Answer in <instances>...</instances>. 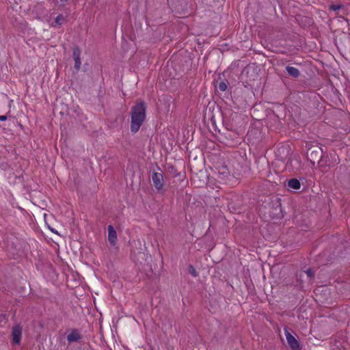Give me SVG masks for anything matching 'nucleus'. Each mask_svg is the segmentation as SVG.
<instances>
[{
	"label": "nucleus",
	"mask_w": 350,
	"mask_h": 350,
	"mask_svg": "<svg viewBox=\"0 0 350 350\" xmlns=\"http://www.w3.org/2000/svg\"><path fill=\"white\" fill-rule=\"evenodd\" d=\"M286 70L288 74L293 78H297L300 75V72L297 68L287 66Z\"/></svg>",
	"instance_id": "10"
},
{
	"label": "nucleus",
	"mask_w": 350,
	"mask_h": 350,
	"mask_svg": "<svg viewBox=\"0 0 350 350\" xmlns=\"http://www.w3.org/2000/svg\"><path fill=\"white\" fill-rule=\"evenodd\" d=\"M284 334L291 350H301L299 341L286 329Z\"/></svg>",
	"instance_id": "4"
},
{
	"label": "nucleus",
	"mask_w": 350,
	"mask_h": 350,
	"mask_svg": "<svg viewBox=\"0 0 350 350\" xmlns=\"http://www.w3.org/2000/svg\"><path fill=\"white\" fill-rule=\"evenodd\" d=\"M288 187L291 189L295 190L299 189L301 187V183L297 178H292L288 181Z\"/></svg>",
	"instance_id": "11"
},
{
	"label": "nucleus",
	"mask_w": 350,
	"mask_h": 350,
	"mask_svg": "<svg viewBox=\"0 0 350 350\" xmlns=\"http://www.w3.org/2000/svg\"><path fill=\"white\" fill-rule=\"evenodd\" d=\"M7 120V116H1L0 115V120L1 121H5Z\"/></svg>",
	"instance_id": "19"
},
{
	"label": "nucleus",
	"mask_w": 350,
	"mask_h": 350,
	"mask_svg": "<svg viewBox=\"0 0 350 350\" xmlns=\"http://www.w3.org/2000/svg\"><path fill=\"white\" fill-rule=\"evenodd\" d=\"M188 271L193 277L196 278L198 275L197 271L193 265H189L188 267Z\"/></svg>",
	"instance_id": "14"
},
{
	"label": "nucleus",
	"mask_w": 350,
	"mask_h": 350,
	"mask_svg": "<svg viewBox=\"0 0 350 350\" xmlns=\"http://www.w3.org/2000/svg\"><path fill=\"white\" fill-rule=\"evenodd\" d=\"M338 163V161L336 159H335L334 161H330L329 159V157L326 154H323V157H321L318 161L317 164L319 167L320 168H325L327 167H334L335 165Z\"/></svg>",
	"instance_id": "5"
},
{
	"label": "nucleus",
	"mask_w": 350,
	"mask_h": 350,
	"mask_svg": "<svg viewBox=\"0 0 350 350\" xmlns=\"http://www.w3.org/2000/svg\"><path fill=\"white\" fill-rule=\"evenodd\" d=\"M230 176V172L226 168V166L222 167V168L219 171V178L221 180H226Z\"/></svg>",
	"instance_id": "12"
},
{
	"label": "nucleus",
	"mask_w": 350,
	"mask_h": 350,
	"mask_svg": "<svg viewBox=\"0 0 350 350\" xmlns=\"http://www.w3.org/2000/svg\"><path fill=\"white\" fill-rule=\"evenodd\" d=\"M168 172L173 176H177L179 175V173H178L177 170L175 168V167L172 165L168 167Z\"/></svg>",
	"instance_id": "15"
},
{
	"label": "nucleus",
	"mask_w": 350,
	"mask_h": 350,
	"mask_svg": "<svg viewBox=\"0 0 350 350\" xmlns=\"http://www.w3.org/2000/svg\"><path fill=\"white\" fill-rule=\"evenodd\" d=\"M146 106L144 102H137L131 108V131L136 133L140 129L146 118Z\"/></svg>",
	"instance_id": "1"
},
{
	"label": "nucleus",
	"mask_w": 350,
	"mask_h": 350,
	"mask_svg": "<svg viewBox=\"0 0 350 350\" xmlns=\"http://www.w3.org/2000/svg\"><path fill=\"white\" fill-rule=\"evenodd\" d=\"M306 147L307 148V159L310 162L312 166L314 167L315 163H318L320 158L323 157V150L317 144L307 143Z\"/></svg>",
	"instance_id": "2"
},
{
	"label": "nucleus",
	"mask_w": 350,
	"mask_h": 350,
	"mask_svg": "<svg viewBox=\"0 0 350 350\" xmlns=\"http://www.w3.org/2000/svg\"><path fill=\"white\" fill-rule=\"evenodd\" d=\"M81 49L79 47L76 46L73 49L72 56L75 61V68L77 70H79L81 68Z\"/></svg>",
	"instance_id": "7"
},
{
	"label": "nucleus",
	"mask_w": 350,
	"mask_h": 350,
	"mask_svg": "<svg viewBox=\"0 0 350 350\" xmlns=\"http://www.w3.org/2000/svg\"><path fill=\"white\" fill-rule=\"evenodd\" d=\"M12 340L15 344H19L21 340L22 328L20 325H15L12 332Z\"/></svg>",
	"instance_id": "6"
},
{
	"label": "nucleus",
	"mask_w": 350,
	"mask_h": 350,
	"mask_svg": "<svg viewBox=\"0 0 350 350\" xmlns=\"http://www.w3.org/2000/svg\"><path fill=\"white\" fill-rule=\"evenodd\" d=\"M227 83L225 81H221L219 83L218 88L220 91L224 92L227 89Z\"/></svg>",
	"instance_id": "17"
},
{
	"label": "nucleus",
	"mask_w": 350,
	"mask_h": 350,
	"mask_svg": "<svg viewBox=\"0 0 350 350\" xmlns=\"http://www.w3.org/2000/svg\"><path fill=\"white\" fill-rule=\"evenodd\" d=\"M81 338V335L77 329H72L71 332L67 336V340L69 342H78Z\"/></svg>",
	"instance_id": "9"
},
{
	"label": "nucleus",
	"mask_w": 350,
	"mask_h": 350,
	"mask_svg": "<svg viewBox=\"0 0 350 350\" xmlns=\"http://www.w3.org/2000/svg\"><path fill=\"white\" fill-rule=\"evenodd\" d=\"M306 273L307 274L308 277L309 278H312L314 275V273L313 271V270L312 269H308L306 271Z\"/></svg>",
	"instance_id": "18"
},
{
	"label": "nucleus",
	"mask_w": 350,
	"mask_h": 350,
	"mask_svg": "<svg viewBox=\"0 0 350 350\" xmlns=\"http://www.w3.org/2000/svg\"><path fill=\"white\" fill-rule=\"evenodd\" d=\"M160 172H154L152 174V180L154 187H155L157 193L163 194L165 192L164 189V178L163 174L161 171L159 167H157Z\"/></svg>",
	"instance_id": "3"
},
{
	"label": "nucleus",
	"mask_w": 350,
	"mask_h": 350,
	"mask_svg": "<svg viewBox=\"0 0 350 350\" xmlns=\"http://www.w3.org/2000/svg\"><path fill=\"white\" fill-rule=\"evenodd\" d=\"M342 8V5L340 4H338V5L332 4L329 6V10H332V11H338V10H341Z\"/></svg>",
	"instance_id": "16"
},
{
	"label": "nucleus",
	"mask_w": 350,
	"mask_h": 350,
	"mask_svg": "<svg viewBox=\"0 0 350 350\" xmlns=\"http://www.w3.org/2000/svg\"><path fill=\"white\" fill-rule=\"evenodd\" d=\"M68 0H60L62 4H64Z\"/></svg>",
	"instance_id": "20"
},
{
	"label": "nucleus",
	"mask_w": 350,
	"mask_h": 350,
	"mask_svg": "<svg viewBox=\"0 0 350 350\" xmlns=\"http://www.w3.org/2000/svg\"><path fill=\"white\" fill-rule=\"evenodd\" d=\"M108 240L111 245L114 246L116 244L117 233L111 225L108 226Z\"/></svg>",
	"instance_id": "8"
},
{
	"label": "nucleus",
	"mask_w": 350,
	"mask_h": 350,
	"mask_svg": "<svg viewBox=\"0 0 350 350\" xmlns=\"http://www.w3.org/2000/svg\"><path fill=\"white\" fill-rule=\"evenodd\" d=\"M65 21V18L62 14H59L55 19V23L57 25H62Z\"/></svg>",
	"instance_id": "13"
}]
</instances>
